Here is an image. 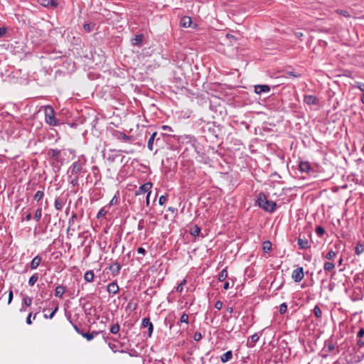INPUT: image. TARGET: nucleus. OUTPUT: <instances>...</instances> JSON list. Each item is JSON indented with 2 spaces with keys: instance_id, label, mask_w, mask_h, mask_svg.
Masks as SVG:
<instances>
[{
  "instance_id": "obj_1",
  "label": "nucleus",
  "mask_w": 364,
  "mask_h": 364,
  "mask_svg": "<svg viewBox=\"0 0 364 364\" xmlns=\"http://www.w3.org/2000/svg\"><path fill=\"white\" fill-rule=\"evenodd\" d=\"M256 203L260 208L269 213H273L277 207L276 203L267 200L265 194L262 192L257 195Z\"/></svg>"
},
{
  "instance_id": "obj_2",
  "label": "nucleus",
  "mask_w": 364,
  "mask_h": 364,
  "mask_svg": "<svg viewBox=\"0 0 364 364\" xmlns=\"http://www.w3.org/2000/svg\"><path fill=\"white\" fill-rule=\"evenodd\" d=\"M43 109L46 123L53 127L59 125L60 122L55 117V112L53 107L50 105H46L43 107Z\"/></svg>"
},
{
  "instance_id": "obj_3",
  "label": "nucleus",
  "mask_w": 364,
  "mask_h": 364,
  "mask_svg": "<svg viewBox=\"0 0 364 364\" xmlns=\"http://www.w3.org/2000/svg\"><path fill=\"white\" fill-rule=\"evenodd\" d=\"M87 159L84 155L78 156L77 160L73 163L70 170L72 174H78L82 172H85L83 167L86 164Z\"/></svg>"
},
{
  "instance_id": "obj_4",
  "label": "nucleus",
  "mask_w": 364,
  "mask_h": 364,
  "mask_svg": "<svg viewBox=\"0 0 364 364\" xmlns=\"http://www.w3.org/2000/svg\"><path fill=\"white\" fill-rule=\"evenodd\" d=\"M153 186V184L151 182H146L145 183H144L143 185H141L139 189L136 191L135 193V195L136 196H139L141 194H144V193H146V194H151V188Z\"/></svg>"
},
{
  "instance_id": "obj_5",
  "label": "nucleus",
  "mask_w": 364,
  "mask_h": 364,
  "mask_svg": "<svg viewBox=\"0 0 364 364\" xmlns=\"http://www.w3.org/2000/svg\"><path fill=\"white\" fill-rule=\"evenodd\" d=\"M304 277L303 267H298L293 270L291 278L295 282H300Z\"/></svg>"
},
{
  "instance_id": "obj_6",
  "label": "nucleus",
  "mask_w": 364,
  "mask_h": 364,
  "mask_svg": "<svg viewBox=\"0 0 364 364\" xmlns=\"http://www.w3.org/2000/svg\"><path fill=\"white\" fill-rule=\"evenodd\" d=\"M297 243L301 250H306L311 247L304 234H299Z\"/></svg>"
},
{
  "instance_id": "obj_7",
  "label": "nucleus",
  "mask_w": 364,
  "mask_h": 364,
  "mask_svg": "<svg viewBox=\"0 0 364 364\" xmlns=\"http://www.w3.org/2000/svg\"><path fill=\"white\" fill-rule=\"evenodd\" d=\"M304 102L308 105H316L319 103V100L315 95H305Z\"/></svg>"
},
{
  "instance_id": "obj_8",
  "label": "nucleus",
  "mask_w": 364,
  "mask_h": 364,
  "mask_svg": "<svg viewBox=\"0 0 364 364\" xmlns=\"http://www.w3.org/2000/svg\"><path fill=\"white\" fill-rule=\"evenodd\" d=\"M109 269L110 270L112 276H117L121 270V265L119 262H114L109 265Z\"/></svg>"
},
{
  "instance_id": "obj_9",
  "label": "nucleus",
  "mask_w": 364,
  "mask_h": 364,
  "mask_svg": "<svg viewBox=\"0 0 364 364\" xmlns=\"http://www.w3.org/2000/svg\"><path fill=\"white\" fill-rule=\"evenodd\" d=\"M269 91L270 87L267 85H257L255 86V92L258 95L262 93H267Z\"/></svg>"
},
{
  "instance_id": "obj_10",
  "label": "nucleus",
  "mask_w": 364,
  "mask_h": 364,
  "mask_svg": "<svg viewBox=\"0 0 364 364\" xmlns=\"http://www.w3.org/2000/svg\"><path fill=\"white\" fill-rule=\"evenodd\" d=\"M299 169L301 172L309 173L311 169V167L308 161H300L299 164Z\"/></svg>"
},
{
  "instance_id": "obj_11",
  "label": "nucleus",
  "mask_w": 364,
  "mask_h": 364,
  "mask_svg": "<svg viewBox=\"0 0 364 364\" xmlns=\"http://www.w3.org/2000/svg\"><path fill=\"white\" fill-rule=\"evenodd\" d=\"M42 261V258L39 255H36L31 262L30 267L31 269H36Z\"/></svg>"
},
{
  "instance_id": "obj_12",
  "label": "nucleus",
  "mask_w": 364,
  "mask_h": 364,
  "mask_svg": "<svg viewBox=\"0 0 364 364\" xmlns=\"http://www.w3.org/2000/svg\"><path fill=\"white\" fill-rule=\"evenodd\" d=\"M119 291V286L116 282H112L107 286V291L109 294H115Z\"/></svg>"
},
{
  "instance_id": "obj_13",
  "label": "nucleus",
  "mask_w": 364,
  "mask_h": 364,
  "mask_svg": "<svg viewBox=\"0 0 364 364\" xmlns=\"http://www.w3.org/2000/svg\"><path fill=\"white\" fill-rule=\"evenodd\" d=\"M65 292V287L63 285H58L55 289V296L61 298Z\"/></svg>"
},
{
  "instance_id": "obj_14",
  "label": "nucleus",
  "mask_w": 364,
  "mask_h": 364,
  "mask_svg": "<svg viewBox=\"0 0 364 364\" xmlns=\"http://www.w3.org/2000/svg\"><path fill=\"white\" fill-rule=\"evenodd\" d=\"M192 23L191 18L189 16H183L181 20V26L184 28H188L191 26Z\"/></svg>"
},
{
  "instance_id": "obj_15",
  "label": "nucleus",
  "mask_w": 364,
  "mask_h": 364,
  "mask_svg": "<svg viewBox=\"0 0 364 364\" xmlns=\"http://www.w3.org/2000/svg\"><path fill=\"white\" fill-rule=\"evenodd\" d=\"M41 5L46 7H53L55 8L58 6V2L55 0H41Z\"/></svg>"
},
{
  "instance_id": "obj_16",
  "label": "nucleus",
  "mask_w": 364,
  "mask_h": 364,
  "mask_svg": "<svg viewBox=\"0 0 364 364\" xmlns=\"http://www.w3.org/2000/svg\"><path fill=\"white\" fill-rule=\"evenodd\" d=\"M95 274L92 270L87 271L84 274V279L87 282H92L94 280Z\"/></svg>"
},
{
  "instance_id": "obj_17",
  "label": "nucleus",
  "mask_w": 364,
  "mask_h": 364,
  "mask_svg": "<svg viewBox=\"0 0 364 364\" xmlns=\"http://www.w3.org/2000/svg\"><path fill=\"white\" fill-rule=\"evenodd\" d=\"M232 358V353L228 350L220 356V360L223 363H226Z\"/></svg>"
},
{
  "instance_id": "obj_18",
  "label": "nucleus",
  "mask_w": 364,
  "mask_h": 364,
  "mask_svg": "<svg viewBox=\"0 0 364 364\" xmlns=\"http://www.w3.org/2000/svg\"><path fill=\"white\" fill-rule=\"evenodd\" d=\"M364 252V242H358L355 247V253L360 255Z\"/></svg>"
},
{
  "instance_id": "obj_19",
  "label": "nucleus",
  "mask_w": 364,
  "mask_h": 364,
  "mask_svg": "<svg viewBox=\"0 0 364 364\" xmlns=\"http://www.w3.org/2000/svg\"><path fill=\"white\" fill-rule=\"evenodd\" d=\"M144 39V35L139 34L135 36V37L132 40V45L134 46H139L141 44Z\"/></svg>"
},
{
  "instance_id": "obj_20",
  "label": "nucleus",
  "mask_w": 364,
  "mask_h": 364,
  "mask_svg": "<svg viewBox=\"0 0 364 364\" xmlns=\"http://www.w3.org/2000/svg\"><path fill=\"white\" fill-rule=\"evenodd\" d=\"M92 173L97 181H100L101 179L100 171L97 166L92 167Z\"/></svg>"
},
{
  "instance_id": "obj_21",
  "label": "nucleus",
  "mask_w": 364,
  "mask_h": 364,
  "mask_svg": "<svg viewBox=\"0 0 364 364\" xmlns=\"http://www.w3.org/2000/svg\"><path fill=\"white\" fill-rule=\"evenodd\" d=\"M156 136H157V132H154V133L151 135V136H150V138H149V141H148L147 146H148V149H149L150 151H152V150H153V144H154V140H155V139H156Z\"/></svg>"
},
{
  "instance_id": "obj_22",
  "label": "nucleus",
  "mask_w": 364,
  "mask_h": 364,
  "mask_svg": "<svg viewBox=\"0 0 364 364\" xmlns=\"http://www.w3.org/2000/svg\"><path fill=\"white\" fill-rule=\"evenodd\" d=\"M335 268V264L331 262H326L323 264V269L326 272H331Z\"/></svg>"
},
{
  "instance_id": "obj_23",
  "label": "nucleus",
  "mask_w": 364,
  "mask_h": 364,
  "mask_svg": "<svg viewBox=\"0 0 364 364\" xmlns=\"http://www.w3.org/2000/svg\"><path fill=\"white\" fill-rule=\"evenodd\" d=\"M200 232V228L197 225H193L190 229L191 235L194 237L198 236Z\"/></svg>"
},
{
  "instance_id": "obj_24",
  "label": "nucleus",
  "mask_w": 364,
  "mask_h": 364,
  "mask_svg": "<svg viewBox=\"0 0 364 364\" xmlns=\"http://www.w3.org/2000/svg\"><path fill=\"white\" fill-rule=\"evenodd\" d=\"M363 276H364L363 273H358V274H355V276L353 278L354 283L355 284H361L363 281Z\"/></svg>"
},
{
  "instance_id": "obj_25",
  "label": "nucleus",
  "mask_w": 364,
  "mask_h": 364,
  "mask_svg": "<svg viewBox=\"0 0 364 364\" xmlns=\"http://www.w3.org/2000/svg\"><path fill=\"white\" fill-rule=\"evenodd\" d=\"M337 255V252L333 250H330L324 257L328 260H333Z\"/></svg>"
},
{
  "instance_id": "obj_26",
  "label": "nucleus",
  "mask_w": 364,
  "mask_h": 364,
  "mask_svg": "<svg viewBox=\"0 0 364 364\" xmlns=\"http://www.w3.org/2000/svg\"><path fill=\"white\" fill-rule=\"evenodd\" d=\"M55 208L58 210H61L63 206V202L60 198H57L54 203Z\"/></svg>"
},
{
  "instance_id": "obj_27",
  "label": "nucleus",
  "mask_w": 364,
  "mask_h": 364,
  "mask_svg": "<svg viewBox=\"0 0 364 364\" xmlns=\"http://www.w3.org/2000/svg\"><path fill=\"white\" fill-rule=\"evenodd\" d=\"M49 154L54 159H57L60 155V151L58 149H51L48 151Z\"/></svg>"
},
{
  "instance_id": "obj_28",
  "label": "nucleus",
  "mask_w": 364,
  "mask_h": 364,
  "mask_svg": "<svg viewBox=\"0 0 364 364\" xmlns=\"http://www.w3.org/2000/svg\"><path fill=\"white\" fill-rule=\"evenodd\" d=\"M228 277V272H227V269L226 268L223 269L218 274V280L220 282H223L224 280L226 279V278Z\"/></svg>"
},
{
  "instance_id": "obj_29",
  "label": "nucleus",
  "mask_w": 364,
  "mask_h": 364,
  "mask_svg": "<svg viewBox=\"0 0 364 364\" xmlns=\"http://www.w3.org/2000/svg\"><path fill=\"white\" fill-rule=\"evenodd\" d=\"M262 250L265 253L269 252L272 250V243L269 241H265L262 244Z\"/></svg>"
},
{
  "instance_id": "obj_30",
  "label": "nucleus",
  "mask_w": 364,
  "mask_h": 364,
  "mask_svg": "<svg viewBox=\"0 0 364 364\" xmlns=\"http://www.w3.org/2000/svg\"><path fill=\"white\" fill-rule=\"evenodd\" d=\"M38 279V273H35L33 274L28 279V284L31 286V287H33L36 282H37Z\"/></svg>"
},
{
  "instance_id": "obj_31",
  "label": "nucleus",
  "mask_w": 364,
  "mask_h": 364,
  "mask_svg": "<svg viewBox=\"0 0 364 364\" xmlns=\"http://www.w3.org/2000/svg\"><path fill=\"white\" fill-rule=\"evenodd\" d=\"M313 312H314V316L317 318H321V316H322V311L321 309H320V307L316 305L314 310H313Z\"/></svg>"
},
{
  "instance_id": "obj_32",
  "label": "nucleus",
  "mask_w": 364,
  "mask_h": 364,
  "mask_svg": "<svg viewBox=\"0 0 364 364\" xmlns=\"http://www.w3.org/2000/svg\"><path fill=\"white\" fill-rule=\"evenodd\" d=\"M43 197H44V192H43V191H38L36 193V194L34 195L33 199H34V200L38 202L41 200H42Z\"/></svg>"
},
{
  "instance_id": "obj_33",
  "label": "nucleus",
  "mask_w": 364,
  "mask_h": 364,
  "mask_svg": "<svg viewBox=\"0 0 364 364\" xmlns=\"http://www.w3.org/2000/svg\"><path fill=\"white\" fill-rule=\"evenodd\" d=\"M315 232L319 237H322L326 233L324 228L321 226H317L315 229Z\"/></svg>"
},
{
  "instance_id": "obj_34",
  "label": "nucleus",
  "mask_w": 364,
  "mask_h": 364,
  "mask_svg": "<svg viewBox=\"0 0 364 364\" xmlns=\"http://www.w3.org/2000/svg\"><path fill=\"white\" fill-rule=\"evenodd\" d=\"M259 338V336H258V334H257V333H255V334H253L252 336H251L250 338L251 342L252 343V344H251V345H250V344H249V342H247V346H248L249 347H253L254 344H255L256 342H257V341H258Z\"/></svg>"
},
{
  "instance_id": "obj_35",
  "label": "nucleus",
  "mask_w": 364,
  "mask_h": 364,
  "mask_svg": "<svg viewBox=\"0 0 364 364\" xmlns=\"http://www.w3.org/2000/svg\"><path fill=\"white\" fill-rule=\"evenodd\" d=\"M41 216H42V209H41V208H39L36 209L35 211L34 220L36 222H38L41 220Z\"/></svg>"
},
{
  "instance_id": "obj_36",
  "label": "nucleus",
  "mask_w": 364,
  "mask_h": 364,
  "mask_svg": "<svg viewBox=\"0 0 364 364\" xmlns=\"http://www.w3.org/2000/svg\"><path fill=\"white\" fill-rule=\"evenodd\" d=\"M95 26L94 23H86L83 25V28L89 33L93 31Z\"/></svg>"
},
{
  "instance_id": "obj_37",
  "label": "nucleus",
  "mask_w": 364,
  "mask_h": 364,
  "mask_svg": "<svg viewBox=\"0 0 364 364\" xmlns=\"http://www.w3.org/2000/svg\"><path fill=\"white\" fill-rule=\"evenodd\" d=\"M106 207H102L100 210L99 212L97 213V218L100 219L102 217H104L107 213V210H106Z\"/></svg>"
},
{
  "instance_id": "obj_38",
  "label": "nucleus",
  "mask_w": 364,
  "mask_h": 364,
  "mask_svg": "<svg viewBox=\"0 0 364 364\" xmlns=\"http://www.w3.org/2000/svg\"><path fill=\"white\" fill-rule=\"evenodd\" d=\"M119 325L118 323H114L110 327V332L113 334H117L119 331Z\"/></svg>"
},
{
  "instance_id": "obj_39",
  "label": "nucleus",
  "mask_w": 364,
  "mask_h": 364,
  "mask_svg": "<svg viewBox=\"0 0 364 364\" xmlns=\"http://www.w3.org/2000/svg\"><path fill=\"white\" fill-rule=\"evenodd\" d=\"M188 315L186 314V313H183V314L181 315V318H180V322L181 323H185L186 324L188 323Z\"/></svg>"
},
{
  "instance_id": "obj_40",
  "label": "nucleus",
  "mask_w": 364,
  "mask_h": 364,
  "mask_svg": "<svg viewBox=\"0 0 364 364\" xmlns=\"http://www.w3.org/2000/svg\"><path fill=\"white\" fill-rule=\"evenodd\" d=\"M151 324H152V323L150 321L149 318H144L142 319L141 326L143 327H148L149 326H151Z\"/></svg>"
},
{
  "instance_id": "obj_41",
  "label": "nucleus",
  "mask_w": 364,
  "mask_h": 364,
  "mask_svg": "<svg viewBox=\"0 0 364 364\" xmlns=\"http://www.w3.org/2000/svg\"><path fill=\"white\" fill-rule=\"evenodd\" d=\"M287 305L286 304V303H282L279 307V313L281 314H284L287 312Z\"/></svg>"
},
{
  "instance_id": "obj_42",
  "label": "nucleus",
  "mask_w": 364,
  "mask_h": 364,
  "mask_svg": "<svg viewBox=\"0 0 364 364\" xmlns=\"http://www.w3.org/2000/svg\"><path fill=\"white\" fill-rule=\"evenodd\" d=\"M83 338H86L87 341H90L93 339V336L91 335L90 333H85L83 332L81 335Z\"/></svg>"
},
{
  "instance_id": "obj_43",
  "label": "nucleus",
  "mask_w": 364,
  "mask_h": 364,
  "mask_svg": "<svg viewBox=\"0 0 364 364\" xmlns=\"http://www.w3.org/2000/svg\"><path fill=\"white\" fill-rule=\"evenodd\" d=\"M336 12L344 17H350V14L346 10H337Z\"/></svg>"
},
{
  "instance_id": "obj_44",
  "label": "nucleus",
  "mask_w": 364,
  "mask_h": 364,
  "mask_svg": "<svg viewBox=\"0 0 364 364\" xmlns=\"http://www.w3.org/2000/svg\"><path fill=\"white\" fill-rule=\"evenodd\" d=\"M77 215L76 213H73L72 214V216L71 218L69 219V221H68V223H69V228H68V230L70 229V226L73 224L74 223V220L77 218Z\"/></svg>"
},
{
  "instance_id": "obj_45",
  "label": "nucleus",
  "mask_w": 364,
  "mask_h": 364,
  "mask_svg": "<svg viewBox=\"0 0 364 364\" xmlns=\"http://www.w3.org/2000/svg\"><path fill=\"white\" fill-rule=\"evenodd\" d=\"M118 203V197L117 196H114L112 200H110L109 203L108 204V207H111L113 205H115Z\"/></svg>"
},
{
  "instance_id": "obj_46",
  "label": "nucleus",
  "mask_w": 364,
  "mask_h": 364,
  "mask_svg": "<svg viewBox=\"0 0 364 364\" xmlns=\"http://www.w3.org/2000/svg\"><path fill=\"white\" fill-rule=\"evenodd\" d=\"M145 221L144 219H141L138 223L137 228L139 230H142L144 228Z\"/></svg>"
},
{
  "instance_id": "obj_47",
  "label": "nucleus",
  "mask_w": 364,
  "mask_h": 364,
  "mask_svg": "<svg viewBox=\"0 0 364 364\" xmlns=\"http://www.w3.org/2000/svg\"><path fill=\"white\" fill-rule=\"evenodd\" d=\"M24 210H25V208L22 209V212L23 213V214L26 215L25 218H23V220H26V221L31 220V213L30 212H28V211L27 213H26V212H24Z\"/></svg>"
},
{
  "instance_id": "obj_48",
  "label": "nucleus",
  "mask_w": 364,
  "mask_h": 364,
  "mask_svg": "<svg viewBox=\"0 0 364 364\" xmlns=\"http://www.w3.org/2000/svg\"><path fill=\"white\" fill-rule=\"evenodd\" d=\"M166 200H167L166 196H161L159 199V205H163L166 203Z\"/></svg>"
},
{
  "instance_id": "obj_49",
  "label": "nucleus",
  "mask_w": 364,
  "mask_h": 364,
  "mask_svg": "<svg viewBox=\"0 0 364 364\" xmlns=\"http://www.w3.org/2000/svg\"><path fill=\"white\" fill-rule=\"evenodd\" d=\"M78 176H75L70 181V183L73 186H78Z\"/></svg>"
},
{
  "instance_id": "obj_50",
  "label": "nucleus",
  "mask_w": 364,
  "mask_h": 364,
  "mask_svg": "<svg viewBox=\"0 0 364 364\" xmlns=\"http://www.w3.org/2000/svg\"><path fill=\"white\" fill-rule=\"evenodd\" d=\"M202 335L200 332H196L193 335V339L196 341H198L201 339Z\"/></svg>"
},
{
  "instance_id": "obj_51",
  "label": "nucleus",
  "mask_w": 364,
  "mask_h": 364,
  "mask_svg": "<svg viewBox=\"0 0 364 364\" xmlns=\"http://www.w3.org/2000/svg\"><path fill=\"white\" fill-rule=\"evenodd\" d=\"M119 139H123V140H125V141H127L129 139V136H127L126 134H124V132H120L119 133Z\"/></svg>"
},
{
  "instance_id": "obj_52",
  "label": "nucleus",
  "mask_w": 364,
  "mask_h": 364,
  "mask_svg": "<svg viewBox=\"0 0 364 364\" xmlns=\"http://www.w3.org/2000/svg\"><path fill=\"white\" fill-rule=\"evenodd\" d=\"M23 303L26 306H29L31 305V299L26 296L23 299Z\"/></svg>"
},
{
  "instance_id": "obj_53",
  "label": "nucleus",
  "mask_w": 364,
  "mask_h": 364,
  "mask_svg": "<svg viewBox=\"0 0 364 364\" xmlns=\"http://www.w3.org/2000/svg\"><path fill=\"white\" fill-rule=\"evenodd\" d=\"M70 322L72 323V325L73 326V328L75 330V331L82 335V333H83V331L75 324L73 323V322L70 320Z\"/></svg>"
},
{
  "instance_id": "obj_54",
  "label": "nucleus",
  "mask_w": 364,
  "mask_h": 364,
  "mask_svg": "<svg viewBox=\"0 0 364 364\" xmlns=\"http://www.w3.org/2000/svg\"><path fill=\"white\" fill-rule=\"evenodd\" d=\"M58 306H56V307L54 309V310H53V311L50 314V315H49V316L45 315V317H46V318H50V319H51V318L54 316V315H55V314L56 313V311H58Z\"/></svg>"
},
{
  "instance_id": "obj_55",
  "label": "nucleus",
  "mask_w": 364,
  "mask_h": 364,
  "mask_svg": "<svg viewBox=\"0 0 364 364\" xmlns=\"http://www.w3.org/2000/svg\"><path fill=\"white\" fill-rule=\"evenodd\" d=\"M214 306L216 309L220 310L223 307V302L221 301H217Z\"/></svg>"
},
{
  "instance_id": "obj_56",
  "label": "nucleus",
  "mask_w": 364,
  "mask_h": 364,
  "mask_svg": "<svg viewBox=\"0 0 364 364\" xmlns=\"http://www.w3.org/2000/svg\"><path fill=\"white\" fill-rule=\"evenodd\" d=\"M356 87L363 92V95H364V83L357 82Z\"/></svg>"
},
{
  "instance_id": "obj_57",
  "label": "nucleus",
  "mask_w": 364,
  "mask_h": 364,
  "mask_svg": "<svg viewBox=\"0 0 364 364\" xmlns=\"http://www.w3.org/2000/svg\"><path fill=\"white\" fill-rule=\"evenodd\" d=\"M148 336L149 337H151L154 331V326L153 324H151V326H149L148 327Z\"/></svg>"
},
{
  "instance_id": "obj_58",
  "label": "nucleus",
  "mask_w": 364,
  "mask_h": 364,
  "mask_svg": "<svg viewBox=\"0 0 364 364\" xmlns=\"http://www.w3.org/2000/svg\"><path fill=\"white\" fill-rule=\"evenodd\" d=\"M357 336L360 338L364 336V328H362L359 329Z\"/></svg>"
},
{
  "instance_id": "obj_59",
  "label": "nucleus",
  "mask_w": 364,
  "mask_h": 364,
  "mask_svg": "<svg viewBox=\"0 0 364 364\" xmlns=\"http://www.w3.org/2000/svg\"><path fill=\"white\" fill-rule=\"evenodd\" d=\"M137 252L144 255L146 254V250L144 247H139L137 249Z\"/></svg>"
},
{
  "instance_id": "obj_60",
  "label": "nucleus",
  "mask_w": 364,
  "mask_h": 364,
  "mask_svg": "<svg viewBox=\"0 0 364 364\" xmlns=\"http://www.w3.org/2000/svg\"><path fill=\"white\" fill-rule=\"evenodd\" d=\"M6 33V28L4 27H0V38L4 36Z\"/></svg>"
},
{
  "instance_id": "obj_61",
  "label": "nucleus",
  "mask_w": 364,
  "mask_h": 364,
  "mask_svg": "<svg viewBox=\"0 0 364 364\" xmlns=\"http://www.w3.org/2000/svg\"><path fill=\"white\" fill-rule=\"evenodd\" d=\"M31 316H32V314L30 313L26 318V323L28 325H31L32 323Z\"/></svg>"
},
{
  "instance_id": "obj_62",
  "label": "nucleus",
  "mask_w": 364,
  "mask_h": 364,
  "mask_svg": "<svg viewBox=\"0 0 364 364\" xmlns=\"http://www.w3.org/2000/svg\"><path fill=\"white\" fill-rule=\"evenodd\" d=\"M12 299H13V291H12V290H10L9 294V299H8L9 304H11Z\"/></svg>"
},
{
  "instance_id": "obj_63",
  "label": "nucleus",
  "mask_w": 364,
  "mask_h": 364,
  "mask_svg": "<svg viewBox=\"0 0 364 364\" xmlns=\"http://www.w3.org/2000/svg\"><path fill=\"white\" fill-rule=\"evenodd\" d=\"M161 129L164 130V131H168V132H172V129L171 127L169 126H166V125H164L161 127Z\"/></svg>"
},
{
  "instance_id": "obj_64",
  "label": "nucleus",
  "mask_w": 364,
  "mask_h": 364,
  "mask_svg": "<svg viewBox=\"0 0 364 364\" xmlns=\"http://www.w3.org/2000/svg\"><path fill=\"white\" fill-rule=\"evenodd\" d=\"M357 345L360 347V348H362L364 346V341H363L362 340H358L357 341Z\"/></svg>"
}]
</instances>
